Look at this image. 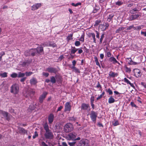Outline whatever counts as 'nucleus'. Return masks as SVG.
<instances>
[{
    "mask_svg": "<svg viewBox=\"0 0 146 146\" xmlns=\"http://www.w3.org/2000/svg\"><path fill=\"white\" fill-rule=\"evenodd\" d=\"M43 127L45 131L44 134L45 138L49 139H53L54 135L52 131L49 129L48 124L46 123L43 125Z\"/></svg>",
    "mask_w": 146,
    "mask_h": 146,
    "instance_id": "1",
    "label": "nucleus"
},
{
    "mask_svg": "<svg viewBox=\"0 0 146 146\" xmlns=\"http://www.w3.org/2000/svg\"><path fill=\"white\" fill-rule=\"evenodd\" d=\"M68 144L70 146H88L89 142L88 140L83 139L79 142H69Z\"/></svg>",
    "mask_w": 146,
    "mask_h": 146,
    "instance_id": "2",
    "label": "nucleus"
},
{
    "mask_svg": "<svg viewBox=\"0 0 146 146\" xmlns=\"http://www.w3.org/2000/svg\"><path fill=\"white\" fill-rule=\"evenodd\" d=\"M10 92L14 94H17L19 92V87L18 85L16 84L13 85L10 88Z\"/></svg>",
    "mask_w": 146,
    "mask_h": 146,
    "instance_id": "3",
    "label": "nucleus"
},
{
    "mask_svg": "<svg viewBox=\"0 0 146 146\" xmlns=\"http://www.w3.org/2000/svg\"><path fill=\"white\" fill-rule=\"evenodd\" d=\"M64 129L66 133L71 132L73 130L72 125L71 123H67L64 126Z\"/></svg>",
    "mask_w": 146,
    "mask_h": 146,
    "instance_id": "4",
    "label": "nucleus"
},
{
    "mask_svg": "<svg viewBox=\"0 0 146 146\" xmlns=\"http://www.w3.org/2000/svg\"><path fill=\"white\" fill-rule=\"evenodd\" d=\"M90 115L91 120L94 123H95L98 116V113L95 111H92L91 112Z\"/></svg>",
    "mask_w": 146,
    "mask_h": 146,
    "instance_id": "5",
    "label": "nucleus"
},
{
    "mask_svg": "<svg viewBox=\"0 0 146 146\" xmlns=\"http://www.w3.org/2000/svg\"><path fill=\"white\" fill-rule=\"evenodd\" d=\"M64 107V111L70 112L71 108L70 102H66L65 105Z\"/></svg>",
    "mask_w": 146,
    "mask_h": 146,
    "instance_id": "6",
    "label": "nucleus"
},
{
    "mask_svg": "<svg viewBox=\"0 0 146 146\" xmlns=\"http://www.w3.org/2000/svg\"><path fill=\"white\" fill-rule=\"evenodd\" d=\"M77 136V134L75 132L70 133L68 135L67 138L69 140H73L75 139Z\"/></svg>",
    "mask_w": 146,
    "mask_h": 146,
    "instance_id": "7",
    "label": "nucleus"
},
{
    "mask_svg": "<svg viewBox=\"0 0 146 146\" xmlns=\"http://www.w3.org/2000/svg\"><path fill=\"white\" fill-rule=\"evenodd\" d=\"M42 6V4L41 3H36L33 5L31 7V10L32 11H34L38 9L39 7Z\"/></svg>",
    "mask_w": 146,
    "mask_h": 146,
    "instance_id": "8",
    "label": "nucleus"
},
{
    "mask_svg": "<svg viewBox=\"0 0 146 146\" xmlns=\"http://www.w3.org/2000/svg\"><path fill=\"white\" fill-rule=\"evenodd\" d=\"M46 70L51 73L56 74L57 72L56 68L53 67L48 68H46Z\"/></svg>",
    "mask_w": 146,
    "mask_h": 146,
    "instance_id": "9",
    "label": "nucleus"
},
{
    "mask_svg": "<svg viewBox=\"0 0 146 146\" xmlns=\"http://www.w3.org/2000/svg\"><path fill=\"white\" fill-rule=\"evenodd\" d=\"M47 93L46 92H43L42 94L40 96L39 98V102L41 103L43 102V100L45 98Z\"/></svg>",
    "mask_w": 146,
    "mask_h": 146,
    "instance_id": "10",
    "label": "nucleus"
},
{
    "mask_svg": "<svg viewBox=\"0 0 146 146\" xmlns=\"http://www.w3.org/2000/svg\"><path fill=\"white\" fill-rule=\"evenodd\" d=\"M141 15V13H139V14L132 15L130 17V20H133L137 19L138 17Z\"/></svg>",
    "mask_w": 146,
    "mask_h": 146,
    "instance_id": "11",
    "label": "nucleus"
},
{
    "mask_svg": "<svg viewBox=\"0 0 146 146\" xmlns=\"http://www.w3.org/2000/svg\"><path fill=\"white\" fill-rule=\"evenodd\" d=\"M19 133L21 134H24L27 133V130H26L23 128L19 127L18 128Z\"/></svg>",
    "mask_w": 146,
    "mask_h": 146,
    "instance_id": "12",
    "label": "nucleus"
},
{
    "mask_svg": "<svg viewBox=\"0 0 146 146\" xmlns=\"http://www.w3.org/2000/svg\"><path fill=\"white\" fill-rule=\"evenodd\" d=\"M55 127L58 131H60L62 128V126L60 123H57L56 124Z\"/></svg>",
    "mask_w": 146,
    "mask_h": 146,
    "instance_id": "13",
    "label": "nucleus"
},
{
    "mask_svg": "<svg viewBox=\"0 0 146 146\" xmlns=\"http://www.w3.org/2000/svg\"><path fill=\"white\" fill-rule=\"evenodd\" d=\"M89 108V106L88 104H86L84 103L82 104L81 107V110H87Z\"/></svg>",
    "mask_w": 146,
    "mask_h": 146,
    "instance_id": "14",
    "label": "nucleus"
},
{
    "mask_svg": "<svg viewBox=\"0 0 146 146\" xmlns=\"http://www.w3.org/2000/svg\"><path fill=\"white\" fill-rule=\"evenodd\" d=\"M31 63V62L28 60H25L23 62H20V64L22 66L24 67L26 65H28Z\"/></svg>",
    "mask_w": 146,
    "mask_h": 146,
    "instance_id": "15",
    "label": "nucleus"
},
{
    "mask_svg": "<svg viewBox=\"0 0 146 146\" xmlns=\"http://www.w3.org/2000/svg\"><path fill=\"white\" fill-rule=\"evenodd\" d=\"M30 82L31 85H35L37 83V81L35 78L33 77L30 80Z\"/></svg>",
    "mask_w": 146,
    "mask_h": 146,
    "instance_id": "16",
    "label": "nucleus"
},
{
    "mask_svg": "<svg viewBox=\"0 0 146 146\" xmlns=\"http://www.w3.org/2000/svg\"><path fill=\"white\" fill-rule=\"evenodd\" d=\"M37 48L31 49L29 51L30 53V56H33L37 52Z\"/></svg>",
    "mask_w": 146,
    "mask_h": 146,
    "instance_id": "17",
    "label": "nucleus"
},
{
    "mask_svg": "<svg viewBox=\"0 0 146 146\" xmlns=\"http://www.w3.org/2000/svg\"><path fill=\"white\" fill-rule=\"evenodd\" d=\"M54 115L52 114H50L48 116V120L50 123H51L53 121Z\"/></svg>",
    "mask_w": 146,
    "mask_h": 146,
    "instance_id": "18",
    "label": "nucleus"
},
{
    "mask_svg": "<svg viewBox=\"0 0 146 146\" xmlns=\"http://www.w3.org/2000/svg\"><path fill=\"white\" fill-rule=\"evenodd\" d=\"M99 9L100 7L99 6L96 4L95 6L94 7V9L92 12L93 13H96L99 10Z\"/></svg>",
    "mask_w": 146,
    "mask_h": 146,
    "instance_id": "19",
    "label": "nucleus"
},
{
    "mask_svg": "<svg viewBox=\"0 0 146 146\" xmlns=\"http://www.w3.org/2000/svg\"><path fill=\"white\" fill-rule=\"evenodd\" d=\"M37 52L38 53H40L42 52L43 51V47L42 46H40L37 47Z\"/></svg>",
    "mask_w": 146,
    "mask_h": 146,
    "instance_id": "20",
    "label": "nucleus"
},
{
    "mask_svg": "<svg viewBox=\"0 0 146 146\" xmlns=\"http://www.w3.org/2000/svg\"><path fill=\"white\" fill-rule=\"evenodd\" d=\"M115 101V100L112 96H111L108 99V102L109 104L113 103Z\"/></svg>",
    "mask_w": 146,
    "mask_h": 146,
    "instance_id": "21",
    "label": "nucleus"
},
{
    "mask_svg": "<svg viewBox=\"0 0 146 146\" xmlns=\"http://www.w3.org/2000/svg\"><path fill=\"white\" fill-rule=\"evenodd\" d=\"M138 9V8H135L131 10L130 11V13L132 14L136 13L137 11H139Z\"/></svg>",
    "mask_w": 146,
    "mask_h": 146,
    "instance_id": "22",
    "label": "nucleus"
},
{
    "mask_svg": "<svg viewBox=\"0 0 146 146\" xmlns=\"http://www.w3.org/2000/svg\"><path fill=\"white\" fill-rule=\"evenodd\" d=\"M109 60L110 62H112L113 64H115L116 62H117V61L115 58L114 57H111L109 58Z\"/></svg>",
    "mask_w": 146,
    "mask_h": 146,
    "instance_id": "23",
    "label": "nucleus"
},
{
    "mask_svg": "<svg viewBox=\"0 0 146 146\" xmlns=\"http://www.w3.org/2000/svg\"><path fill=\"white\" fill-rule=\"evenodd\" d=\"M109 75L110 77L114 78L115 76H117L118 74L117 73L111 72H110Z\"/></svg>",
    "mask_w": 146,
    "mask_h": 146,
    "instance_id": "24",
    "label": "nucleus"
},
{
    "mask_svg": "<svg viewBox=\"0 0 146 146\" xmlns=\"http://www.w3.org/2000/svg\"><path fill=\"white\" fill-rule=\"evenodd\" d=\"M2 114H3V116L6 118V119L7 120H9V118L8 115V113L7 112L5 111H2Z\"/></svg>",
    "mask_w": 146,
    "mask_h": 146,
    "instance_id": "25",
    "label": "nucleus"
},
{
    "mask_svg": "<svg viewBox=\"0 0 146 146\" xmlns=\"http://www.w3.org/2000/svg\"><path fill=\"white\" fill-rule=\"evenodd\" d=\"M124 82L126 83L127 84H129L131 86L133 87V84L131 83L126 78H125L124 79Z\"/></svg>",
    "mask_w": 146,
    "mask_h": 146,
    "instance_id": "26",
    "label": "nucleus"
},
{
    "mask_svg": "<svg viewBox=\"0 0 146 146\" xmlns=\"http://www.w3.org/2000/svg\"><path fill=\"white\" fill-rule=\"evenodd\" d=\"M90 35L89 36L90 37L92 36V38L94 40V43H96V40L95 38V34L94 33H91L90 34Z\"/></svg>",
    "mask_w": 146,
    "mask_h": 146,
    "instance_id": "27",
    "label": "nucleus"
},
{
    "mask_svg": "<svg viewBox=\"0 0 146 146\" xmlns=\"http://www.w3.org/2000/svg\"><path fill=\"white\" fill-rule=\"evenodd\" d=\"M95 60V61L96 62V64L100 68H101V66L100 65V64L98 61V58L97 57L95 56L94 57Z\"/></svg>",
    "mask_w": 146,
    "mask_h": 146,
    "instance_id": "28",
    "label": "nucleus"
},
{
    "mask_svg": "<svg viewBox=\"0 0 146 146\" xmlns=\"http://www.w3.org/2000/svg\"><path fill=\"white\" fill-rule=\"evenodd\" d=\"M25 73H22L21 72H19L18 73L17 77H23L25 76Z\"/></svg>",
    "mask_w": 146,
    "mask_h": 146,
    "instance_id": "29",
    "label": "nucleus"
},
{
    "mask_svg": "<svg viewBox=\"0 0 146 146\" xmlns=\"http://www.w3.org/2000/svg\"><path fill=\"white\" fill-rule=\"evenodd\" d=\"M113 16L114 15L113 14L110 15L107 19V21L109 22H110L111 21Z\"/></svg>",
    "mask_w": 146,
    "mask_h": 146,
    "instance_id": "30",
    "label": "nucleus"
},
{
    "mask_svg": "<svg viewBox=\"0 0 146 146\" xmlns=\"http://www.w3.org/2000/svg\"><path fill=\"white\" fill-rule=\"evenodd\" d=\"M48 45V46H52L53 47H55L57 46L56 45L55 43L52 42H49Z\"/></svg>",
    "mask_w": 146,
    "mask_h": 146,
    "instance_id": "31",
    "label": "nucleus"
},
{
    "mask_svg": "<svg viewBox=\"0 0 146 146\" xmlns=\"http://www.w3.org/2000/svg\"><path fill=\"white\" fill-rule=\"evenodd\" d=\"M78 49L76 48L75 47H74L73 49H71L70 54H74L77 51Z\"/></svg>",
    "mask_w": 146,
    "mask_h": 146,
    "instance_id": "32",
    "label": "nucleus"
},
{
    "mask_svg": "<svg viewBox=\"0 0 146 146\" xmlns=\"http://www.w3.org/2000/svg\"><path fill=\"white\" fill-rule=\"evenodd\" d=\"M125 29V28L124 27H120L115 32L116 33H119L120 31L123 30Z\"/></svg>",
    "mask_w": 146,
    "mask_h": 146,
    "instance_id": "33",
    "label": "nucleus"
},
{
    "mask_svg": "<svg viewBox=\"0 0 146 146\" xmlns=\"http://www.w3.org/2000/svg\"><path fill=\"white\" fill-rule=\"evenodd\" d=\"M50 82L54 84L56 82V80L54 76H52L50 77Z\"/></svg>",
    "mask_w": 146,
    "mask_h": 146,
    "instance_id": "34",
    "label": "nucleus"
},
{
    "mask_svg": "<svg viewBox=\"0 0 146 146\" xmlns=\"http://www.w3.org/2000/svg\"><path fill=\"white\" fill-rule=\"evenodd\" d=\"M85 35L84 33H83L82 35L79 39V40L81 41H82V42H84V37Z\"/></svg>",
    "mask_w": 146,
    "mask_h": 146,
    "instance_id": "35",
    "label": "nucleus"
},
{
    "mask_svg": "<svg viewBox=\"0 0 146 146\" xmlns=\"http://www.w3.org/2000/svg\"><path fill=\"white\" fill-rule=\"evenodd\" d=\"M25 75L26 76H29L33 74V72H25Z\"/></svg>",
    "mask_w": 146,
    "mask_h": 146,
    "instance_id": "36",
    "label": "nucleus"
},
{
    "mask_svg": "<svg viewBox=\"0 0 146 146\" xmlns=\"http://www.w3.org/2000/svg\"><path fill=\"white\" fill-rule=\"evenodd\" d=\"M144 27V26L143 25H141L140 26H137L136 27L134 28V29L135 30H139L143 28Z\"/></svg>",
    "mask_w": 146,
    "mask_h": 146,
    "instance_id": "37",
    "label": "nucleus"
},
{
    "mask_svg": "<svg viewBox=\"0 0 146 146\" xmlns=\"http://www.w3.org/2000/svg\"><path fill=\"white\" fill-rule=\"evenodd\" d=\"M10 76L12 78H15L17 77L18 74L16 73L13 72L11 75Z\"/></svg>",
    "mask_w": 146,
    "mask_h": 146,
    "instance_id": "38",
    "label": "nucleus"
},
{
    "mask_svg": "<svg viewBox=\"0 0 146 146\" xmlns=\"http://www.w3.org/2000/svg\"><path fill=\"white\" fill-rule=\"evenodd\" d=\"M0 76H1L2 78H6L7 76V73L5 72L3 73H0Z\"/></svg>",
    "mask_w": 146,
    "mask_h": 146,
    "instance_id": "39",
    "label": "nucleus"
},
{
    "mask_svg": "<svg viewBox=\"0 0 146 146\" xmlns=\"http://www.w3.org/2000/svg\"><path fill=\"white\" fill-rule=\"evenodd\" d=\"M105 34L103 33L102 34L101 36V38L100 39V44H101L104 38V37Z\"/></svg>",
    "mask_w": 146,
    "mask_h": 146,
    "instance_id": "40",
    "label": "nucleus"
},
{
    "mask_svg": "<svg viewBox=\"0 0 146 146\" xmlns=\"http://www.w3.org/2000/svg\"><path fill=\"white\" fill-rule=\"evenodd\" d=\"M81 4V3L79 2L78 3L76 4H75L74 3H71V5L73 6L74 7H77L78 6V5H80Z\"/></svg>",
    "mask_w": 146,
    "mask_h": 146,
    "instance_id": "41",
    "label": "nucleus"
},
{
    "mask_svg": "<svg viewBox=\"0 0 146 146\" xmlns=\"http://www.w3.org/2000/svg\"><path fill=\"white\" fill-rule=\"evenodd\" d=\"M106 91L110 95H111L113 94V92L110 88H108L107 90H106Z\"/></svg>",
    "mask_w": 146,
    "mask_h": 146,
    "instance_id": "42",
    "label": "nucleus"
},
{
    "mask_svg": "<svg viewBox=\"0 0 146 146\" xmlns=\"http://www.w3.org/2000/svg\"><path fill=\"white\" fill-rule=\"evenodd\" d=\"M123 3V2L121 1H118L115 3V4L116 5L118 6H121L122 5Z\"/></svg>",
    "mask_w": 146,
    "mask_h": 146,
    "instance_id": "43",
    "label": "nucleus"
},
{
    "mask_svg": "<svg viewBox=\"0 0 146 146\" xmlns=\"http://www.w3.org/2000/svg\"><path fill=\"white\" fill-rule=\"evenodd\" d=\"M29 50H27L25 52V54L26 56H30V52L29 51Z\"/></svg>",
    "mask_w": 146,
    "mask_h": 146,
    "instance_id": "44",
    "label": "nucleus"
},
{
    "mask_svg": "<svg viewBox=\"0 0 146 146\" xmlns=\"http://www.w3.org/2000/svg\"><path fill=\"white\" fill-rule=\"evenodd\" d=\"M101 21L100 20H97L96 21L94 26H97L99 24L101 23Z\"/></svg>",
    "mask_w": 146,
    "mask_h": 146,
    "instance_id": "45",
    "label": "nucleus"
},
{
    "mask_svg": "<svg viewBox=\"0 0 146 146\" xmlns=\"http://www.w3.org/2000/svg\"><path fill=\"white\" fill-rule=\"evenodd\" d=\"M119 123L118 121H116L114 123H113V125L114 126H116L119 125Z\"/></svg>",
    "mask_w": 146,
    "mask_h": 146,
    "instance_id": "46",
    "label": "nucleus"
},
{
    "mask_svg": "<svg viewBox=\"0 0 146 146\" xmlns=\"http://www.w3.org/2000/svg\"><path fill=\"white\" fill-rule=\"evenodd\" d=\"M80 44V43L79 41H76L75 42V45L76 46H79Z\"/></svg>",
    "mask_w": 146,
    "mask_h": 146,
    "instance_id": "47",
    "label": "nucleus"
},
{
    "mask_svg": "<svg viewBox=\"0 0 146 146\" xmlns=\"http://www.w3.org/2000/svg\"><path fill=\"white\" fill-rule=\"evenodd\" d=\"M125 70L126 72H130L131 71L130 68H128L127 67H125Z\"/></svg>",
    "mask_w": 146,
    "mask_h": 146,
    "instance_id": "48",
    "label": "nucleus"
},
{
    "mask_svg": "<svg viewBox=\"0 0 146 146\" xmlns=\"http://www.w3.org/2000/svg\"><path fill=\"white\" fill-rule=\"evenodd\" d=\"M94 97L92 96L90 98L91 103H94Z\"/></svg>",
    "mask_w": 146,
    "mask_h": 146,
    "instance_id": "49",
    "label": "nucleus"
},
{
    "mask_svg": "<svg viewBox=\"0 0 146 146\" xmlns=\"http://www.w3.org/2000/svg\"><path fill=\"white\" fill-rule=\"evenodd\" d=\"M42 75L43 76H45L46 77H47L48 76L49 74L47 73H46L45 72H42Z\"/></svg>",
    "mask_w": 146,
    "mask_h": 146,
    "instance_id": "50",
    "label": "nucleus"
},
{
    "mask_svg": "<svg viewBox=\"0 0 146 146\" xmlns=\"http://www.w3.org/2000/svg\"><path fill=\"white\" fill-rule=\"evenodd\" d=\"M38 134L36 131H35V135H33V139H35L36 137H37Z\"/></svg>",
    "mask_w": 146,
    "mask_h": 146,
    "instance_id": "51",
    "label": "nucleus"
},
{
    "mask_svg": "<svg viewBox=\"0 0 146 146\" xmlns=\"http://www.w3.org/2000/svg\"><path fill=\"white\" fill-rule=\"evenodd\" d=\"M26 79V78L25 77H22L20 80L21 82H24Z\"/></svg>",
    "mask_w": 146,
    "mask_h": 146,
    "instance_id": "52",
    "label": "nucleus"
},
{
    "mask_svg": "<svg viewBox=\"0 0 146 146\" xmlns=\"http://www.w3.org/2000/svg\"><path fill=\"white\" fill-rule=\"evenodd\" d=\"M5 53L4 52H3L2 53H1L0 54V61H1L2 56L5 55Z\"/></svg>",
    "mask_w": 146,
    "mask_h": 146,
    "instance_id": "53",
    "label": "nucleus"
},
{
    "mask_svg": "<svg viewBox=\"0 0 146 146\" xmlns=\"http://www.w3.org/2000/svg\"><path fill=\"white\" fill-rule=\"evenodd\" d=\"M141 34L144 36L146 37V32L143 31H141Z\"/></svg>",
    "mask_w": 146,
    "mask_h": 146,
    "instance_id": "54",
    "label": "nucleus"
},
{
    "mask_svg": "<svg viewBox=\"0 0 146 146\" xmlns=\"http://www.w3.org/2000/svg\"><path fill=\"white\" fill-rule=\"evenodd\" d=\"M96 37L97 38H100L99 33L97 31H96Z\"/></svg>",
    "mask_w": 146,
    "mask_h": 146,
    "instance_id": "55",
    "label": "nucleus"
},
{
    "mask_svg": "<svg viewBox=\"0 0 146 146\" xmlns=\"http://www.w3.org/2000/svg\"><path fill=\"white\" fill-rule=\"evenodd\" d=\"M135 70L137 71L136 73H137V74H138V76H139L140 75V71L139 70L137 69H135Z\"/></svg>",
    "mask_w": 146,
    "mask_h": 146,
    "instance_id": "56",
    "label": "nucleus"
},
{
    "mask_svg": "<svg viewBox=\"0 0 146 146\" xmlns=\"http://www.w3.org/2000/svg\"><path fill=\"white\" fill-rule=\"evenodd\" d=\"M64 58L63 55H61L58 58V60H61Z\"/></svg>",
    "mask_w": 146,
    "mask_h": 146,
    "instance_id": "57",
    "label": "nucleus"
},
{
    "mask_svg": "<svg viewBox=\"0 0 146 146\" xmlns=\"http://www.w3.org/2000/svg\"><path fill=\"white\" fill-rule=\"evenodd\" d=\"M48 43H42V45L43 46H48Z\"/></svg>",
    "mask_w": 146,
    "mask_h": 146,
    "instance_id": "58",
    "label": "nucleus"
},
{
    "mask_svg": "<svg viewBox=\"0 0 146 146\" xmlns=\"http://www.w3.org/2000/svg\"><path fill=\"white\" fill-rule=\"evenodd\" d=\"M105 24L106 27L105 28V30H106L109 27V25L108 23H105Z\"/></svg>",
    "mask_w": 146,
    "mask_h": 146,
    "instance_id": "59",
    "label": "nucleus"
},
{
    "mask_svg": "<svg viewBox=\"0 0 146 146\" xmlns=\"http://www.w3.org/2000/svg\"><path fill=\"white\" fill-rule=\"evenodd\" d=\"M106 55L108 57H110L111 56V54L109 52H106Z\"/></svg>",
    "mask_w": 146,
    "mask_h": 146,
    "instance_id": "60",
    "label": "nucleus"
},
{
    "mask_svg": "<svg viewBox=\"0 0 146 146\" xmlns=\"http://www.w3.org/2000/svg\"><path fill=\"white\" fill-rule=\"evenodd\" d=\"M35 93V92L33 91H31L29 92V96H31V94L34 95Z\"/></svg>",
    "mask_w": 146,
    "mask_h": 146,
    "instance_id": "61",
    "label": "nucleus"
},
{
    "mask_svg": "<svg viewBox=\"0 0 146 146\" xmlns=\"http://www.w3.org/2000/svg\"><path fill=\"white\" fill-rule=\"evenodd\" d=\"M41 145L42 146H48L44 142L42 141L41 143Z\"/></svg>",
    "mask_w": 146,
    "mask_h": 146,
    "instance_id": "62",
    "label": "nucleus"
},
{
    "mask_svg": "<svg viewBox=\"0 0 146 146\" xmlns=\"http://www.w3.org/2000/svg\"><path fill=\"white\" fill-rule=\"evenodd\" d=\"M41 145L42 146H48L44 142L42 141L41 143Z\"/></svg>",
    "mask_w": 146,
    "mask_h": 146,
    "instance_id": "63",
    "label": "nucleus"
},
{
    "mask_svg": "<svg viewBox=\"0 0 146 146\" xmlns=\"http://www.w3.org/2000/svg\"><path fill=\"white\" fill-rule=\"evenodd\" d=\"M59 146H67V145L66 143L65 142H63L62 143V145H60Z\"/></svg>",
    "mask_w": 146,
    "mask_h": 146,
    "instance_id": "64",
    "label": "nucleus"
}]
</instances>
